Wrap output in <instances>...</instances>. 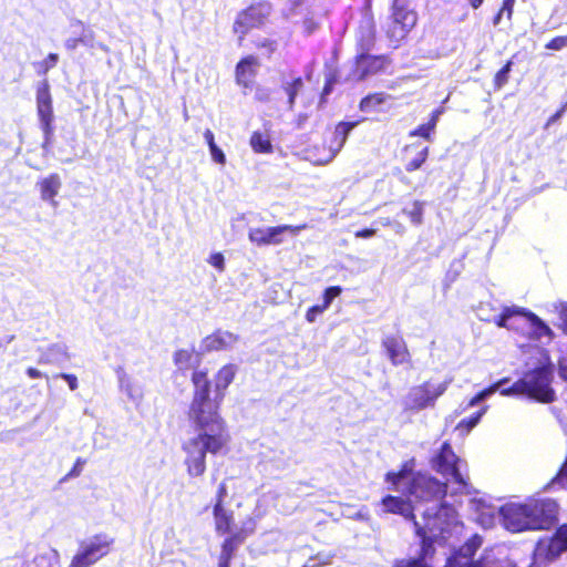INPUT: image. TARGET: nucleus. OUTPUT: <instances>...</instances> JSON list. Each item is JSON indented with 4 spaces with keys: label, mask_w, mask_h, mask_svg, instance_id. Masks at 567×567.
Here are the masks:
<instances>
[{
    "label": "nucleus",
    "mask_w": 567,
    "mask_h": 567,
    "mask_svg": "<svg viewBox=\"0 0 567 567\" xmlns=\"http://www.w3.org/2000/svg\"><path fill=\"white\" fill-rule=\"evenodd\" d=\"M25 373L31 379H40L42 377H45L48 379V375L43 374L40 370L32 368V367H29L25 370Z\"/></svg>",
    "instance_id": "56"
},
{
    "label": "nucleus",
    "mask_w": 567,
    "mask_h": 567,
    "mask_svg": "<svg viewBox=\"0 0 567 567\" xmlns=\"http://www.w3.org/2000/svg\"><path fill=\"white\" fill-rule=\"evenodd\" d=\"M227 496V486H226V483L225 482H221L219 485H218V488H217V492H216V497H215V503L213 505V507H225L224 503H225V498Z\"/></svg>",
    "instance_id": "47"
},
{
    "label": "nucleus",
    "mask_w": 567,
    "mask_h": 567,
    "mask_svg": "<svg viewBox=\"0 0 567 567\" xmlns=\"http://www.w3.org/2000/svg\"><path fill=\"white\" fill-rule=\"evenodd\" d=\"M423 203L420 200H414L412 204V208L409 212H406V215L410 218L411 223H413L414 225H421L423 221Z\"/></svg>",
    "instance_id": "40"
},
{
    "label": "nucleus",
    "mask_w": 567,
    "mask_h": 567,
    "mask_svg": "<svg viewBox=\"0 0 567 567\" xmlns=\"http://www.w3.org/2000/svg\"><path fill=\"white\" fill-rule=\"evenodd\" d=\"M447 482H441L436 477L423 472H415L403 494L419 501L431 502L443 499L447 495Z\"/></svg>",
    "instance_id": "7"
},
{
    "label": "nucleus",
    "mask_w": 567,
    "mask_h": 567,
    "mask_svg": "<svg viewBox=\"0 0 567 567\" xmlns=\"http://www.w3.org/2000/svg\"><path fill=\"white\" fill-rule=\"evenodd\" d=\"M204 137H205V141H206L208 147L216 145L214 133L209 128L205 130Z\"/></svg>",
    "instance_id": "59"
},
{
    "label": "nucleus",
    "mask_w": 567,
    "mask_h": 567,
    "mask_svg": "<svg viewBox=\"0 0 567 567\" xmlns=\"http://www.w3.org/2000/svg\"><path fill=\"white\" fill-rule=\"evenodd\" d=\"M393 100V96L382 92H372L363 96L359 102V110L363 113H377L384 111L383 105Z\"/></svg>",
    "instance_id": "25"
},
{
    "label": "nucleus",
    "mask_w": 567,
    "mask_h": 567,
    "mask_svg": "<svg viewBox=\"0 0 567 567\" xmlns=\"http://www.w3.org/2000/svg\"><path fill=\"white\" fill-rule=\"evenodd\" d=\"M567 550V524L559 526L548 540L545 556L553 559Z\"/></svg>",
    "instance_id": "26"
},
{
    "label": "nucleus",
    "mask_w": 567,
    "mask_h": 567,
    "mask_svg": "<svg viewBox=\"0 0 567 567\" xmlns=\"http://www.w3.org/2000/svg\"><path fill=\"white\" fill-rule=\"evenodd\" d=\"M86 463V460L82 457H78L72 466V468L64 475L61 482H65L70 478L78 477L81 475L83 467Z\"/></svg>",
    "instance_id": "42"
},
{
    "label": "nucleus",
    "mask_w": 567,
    "mask_h": 567,
    "mask_svg": "<svg viewBox=\"0 0 567 567\" xmlns=\"http://www.w3.org/2000/svg\"><path fill=\"white\" fill-rule=\"evenodd\" d=\"M413 467H414V461L411 460V461H405L404 463H402L400 465V468L398 471H395L398 473V475L401 476L402 480H404L405 477H408L409 475H413Z\"/></svg>",
    "instance_id": "51"
},
{
    "label": "nucleus",
    "mask_w": 567,
    "mask_h": 567,
    "mask_svg": "<svg viewBox=\"0 0 567 567\" xmlns=\"http://www.w3.org/2000/svg\"><path fill=\"white\" fill-rule=\"evenodd\" d=\"M114 544V538L105 533H99L86 543L80 545L72 557L69 567H90L107 556Z\"/></svg>",
    "instance_id": "9"
},
{
    "label": "nucleus",
    "mask_w": 567,
    "mask_h": 567,
    "mask_svg": "<svg viewBox=\"0 0 567 567\" xmlns=\"http://www.w3.org/2000/svg\"><path fill=\"white\" fill-rule=\"evenodd\" d=\"M476 567H517L516 564L504 551L485 553L478 560Z\"/></svg>",
    "instance_id": "28"
},
{
    "label": "nucleus",
    "mask_w": 567,
    "mask_h": 567,
    "mask_svg": "<svg viewBox=\"0 0 567 567\" xmlns=\"http://www.w3.org/2000/svg\"><path fill=\"white\" fill-rule=\"evenodd\" d=\"M214 528L218 536H229L235 533L234 512L226 507H213Z\"/></svg>",
    "instance_id": "23"
},
{
    "label": "nucleus",
    "mask_w": 567,
    "mask_h": 567,
    "mask_svg": "<svg viewBox=\"0 0 567 567\" xmlns=\"http://www.w3.org/2000/svg\"><path fill=\"white\" fill-rule=\"evenodd\" d=\"M415 528V535L420 539V550L416 559L420 564H425L427 559H432L435 555L434 544L442 539L439 534H433L423 524L421 525L417 520L413 524Z\"/></svg>",
    "instance_id": "19"
},
{
    "label": "nucleus",
    "mask_w": 567,
    "mask_h": 567,
    "mask_svg": "<svg viewBox=\"0 0 567 567\" xmlns=\"http://www.w3.org/2000/svg\"><path fill=\"white\" fill-rule=\"evenodd\" d=\"M442 113L440 109L434 110L429 118V121L424 124L419 125L413 131L409 133L411 137H422L426 141L432 140V134L436 127L439 116Z\"/></svg>",
    "instance_id": "31"
},
{
    "label": "nucleus",
    "mask_w": 567,
    "mask_h": 567,
    "mask_svg": "<svg viewBox=\"0 0 567 567\" xmlns=\"http://www.w3.org/2000/svg\"><path fill=\"white\" fill-rule=\"evenodd\" d=\"M392 64L389 54H355L353 56L352 74L357 81H364L369 76L384 73Z\"/></svg>",
    "instance_id": "13"
},
{
    "label": "nucleus",
    "mask_w": 567,
    "mask_h": 567,
    "mask_svg": "<svg viewBox=\"0 0 567 567\" xmlns=\"http://www.w3.org/2000/svg\"><path fill=\"white\" fill-rule=\"evenodd\" d=\"M467 1H468V4H470L474 10L478 9V8L483 4V2H484V0H467Z\"/></svg>",
    "instance_id": "60"
},
{
    "label": "nucleus",
    "mask_w": 567,
    "mask_h": 567,
    "mask_svg": "<svg viewBox=\"0 0 567 567\" xmlns=\"http://www.w3.org/2000/svg\"><path fill=\"white\" fill-rule=\"evenodd\" d=\"M567 457L561 464L556 475L548 482L547 487L559 486L561 488L567 487Z\"/></svg>",
    "instance_id": "39"
},
{
    "label": "nucleus",
    "mask_w": 567,
    "mask_h": 567,
    "mask_svg": "<svg viewBox=\"0 0 567 567\" xmlns=\"http://www.w3.org/2000/svg\"><path fill=\"white\" fill-rule=\"evenodd\" d=\"M37 186L42 200L56 205L55 197L62 187V181L58 173H51L39 179Z\"/></svg>",
    "instance_id": "22"
},
{
    "label": "nucleus",
    "mask_w": 567,
    "mask_h": 567,
    "mask_svg": "<svg viewBox=\"0 0 567 567\" xmlns=\"http://www.w3.org/2000/svg\"><path fill=\"white\" fill-rule=\"evenodd\" d=\"M375 233H377V230L374 228H363V229L357 230L354 233V236L357 238H370V237L374 236Z\"/></svg>",
    "instance_id": "55"
},
{
    "label": "nucleus",
    "mask_w": 567,
    "mask_h": 567,
    "mask_svg": "<svg viewBox=\"0 0 567 567\" xmlns=\"http://www.w3.org/2000/svg\"><path fill=\"white\" fill-rule=\"evenodd\" d=\"M334 83H336L334 75H329L326 79L322 91H321V95H320L321 104L326 103V97L332 92Z\"/></svg>",
    "instance_id": "46"
},
{
    "label": "nucleus",
    "mask_w": 567,
    "mask_h": 567,
    "mask_svg": "<svg viewBox=\"0 0 567 567\" xmlns=\"http://www.w3.org/2000/svg\"><path fill=\"white\" fill-rule=\"evenodd\" d=\"M236 373L237 367L227 363L216 372L212 383L207 369L195 368L192 372L193 398L187 414L196 434L182 444L184 465L190 477L203 476L207 468L206 455H217L228 445L230 437L220 406Z\"/></svg>",
    "instance_id": "1"
},
{
    "label": "nucleus",
    "mask_w": 567,
    "mask_h": 567,
    "mask_svg": "<svg viewBox=\"0 0 567 567\" xmlns=\"http://www.w3.org/2000/svg\"><path fill=\"white\" fill-rule=\"evenodd\" d=\"M380 505L384 514L400 515L412 524L416 522L414 506L408 496L402 497L388 494L381 498Z\"/></svg>",
    "instance_id": "18"
},
{
    "label": "nucleus",
    "mask_w": 567,
    "mask_h": 567,
    "mask_svg": "<svg viewBox=\"0 0 567 567\" xmlns=\"http://www.w3.org/2000/svg\"><path fill=\"white\" fill-rule=\"evenodd\" d=\"M327 564H328V561H322V563H320V564H318V565L305 564V565H302L301 567H319V566H324V565H327Z\"/></svg>",
    "instance_id": "62"
},
{
    "label": "nucleus",
    "mask_w": 567,
    "mask_h": 567,
    "mask_svg": "<svg viewBox=\"0 0 567 567\" xmlns=\"http://www.w3.org/2000/svg\"><path fill=\"white\" fill-rule=\"evenodd\" d=\"M377 30L373 22L360 25L355 33V54L371 53L377 44Z\"/></svg>",
    "instance_id": "21"
},
{
    "label": "nucleus",
    "mask_w": 567,
    "mask_h": 567,
    "mask_svg": "<svg viewBox=\"0 0 567 567\" xmlns=\"http://www.w3.org/2000/svg\"><path fill=\"white\" fill-rule=\"evenodd\" d=\"M381 346L392 365L413 368L412 354L402 334L385 336L381 341Z\"/></svg>",
    "instance_id": "14"
},
{
    "label": "nucleus",
    "mask_w": 567,
    "mask_h": 567,
    "mask_svg": "<svg viewBox=\"0 0 567 567\" xmlns=\"http://www.w3.org/2000/svg\"><path fill=\"white\" fill-rule=\"evenodd\" d=\"M504 13H501V9L498 10V12L495 14V17L493 18V24L494 25H497L499 24L501 20H502V17H503Z\"/></svg>",
    "instance_id": "61"
},
{
    "label": "nucleus",
    "mask_w": 567,
    "mask_h": 567,
    "mask_svg": "<svg viewBox=\"0 0 567 567\" xmlns=\"http://www.w3.org/2000/svg\"><path fill=\"white\" fill-rule=\"evenodd\" d=\"M359 122H339L336 124L334 130L327 135L341 150L348 138L350 132L358 125Z\"/></svg>",
    "instance_id": "29"
},
{
    "label": "nucleus",
    "mask_w": 567,
    "mask_h": 567,
    "mask_svg": "<svg viewBox=\"0 0 567 567\" xmlns=\"http://www.w3.org/2000/svg\"><path fill=\"white\" fill-rule=\"evenodd\" d=\"M498 388V384H493L482 391H480L478 393H476L470 401H468V406H474L476 405L480 401L484 400L486 396H488L489 394L494 393L495 390Z\"/></svg>",
    "instance_id": "44"
},
{
    "label": "nucleus",
    "mask_w": 567,
    "mask_h": 567,
    "mask_svg": "<svg viewBox=\"0 0 567 567\" xmlns=\"http://www.w3.org/2000/svg\"><path fill=\"white\" fill-rule=\"evenodd\" d=\"M558 365L560 377L567 381V357L561 358L558 362Z\"/></svg>",
    "instance_id": "57"
},
{
    "label": "nucleus",
    "mask_w": 567,
    "mask_h": 567,
    "mask_svg": "<svg viewBox=\"0 0 567 567\" xmlns=\"http://www.w3.org/2000/svg\"><path fill=\"white\" fill-rule=\"evenodd\" d=\"M561 329L565 334H567V317L563 320Z\"/></svg>",
    "instance_id": "63"
},
{
    "label": "nucleus",
    "mask_w": 567,
    "mask_h": 567,
    "mask_svg": "<svg viewBox=\"0 0 567 567\" xmlns=\"http://www.w3.org/2000/svg\"><path fill=\"white\" fill-rule=\"evenodd\" d=\"M516 0H503L501 6V13H505L507 20H512L514 13V6Z\"/></svg>",
    "instance_id": "52"
},
{
    "label": "nucleus",
    "mask_w": 567,
    "mask_h": 567,
    "mask_svg": "<svg viewBox=\"0 0 567 567\" xmlns=\"http://www.w3.org/2000/svg\"><path fill=\"white\" fill-rule=\"evenodd\" d=\"M481 546L482 538L478 535H473L455 553L465 560L474 561L473 557Z\"/></svg>",
    "instance_id": "33"
},
{
    "label": "nucleus",
    "mask_w": 567,
    "mask_h": 567,
    "mask_svg": "<svg viewBox=\"0 0 567 567\" xmlns=\"http://www.w3.org/2000/svg\"><path fill=\"white\" fill-rule=\"evenodd\" d=\"M558 508L551 498L529 497L523 503L502 505L499 516L503 526L512 533L548 530L558 520Z\"/></svg>",
    "instance_id": "2"
},
{
    "label": "nucleus",
    "mask_w": 567,
    "mask_h": 567,
    "mask_svg": "<svg viewBox=\"0 0 567 567\" xmlns=\"http://www.w3.org/2000/svg\"><path fill=\"white\" fill-rule=\"evenodd\" d=\"M256 532V520L254 517H247L240 528L231 535L225 537L220 544V554L218 556L217 567H230L237 548Z\"/></svg>",
    "instance_id": "12"
},
{
    "label": "nucleus",
    "mask_w": 567,
    "mask_h": 567,
    "mask_svg": "<svg viewBox=\"0 0 567 567\" xmlns=\"http://www.w3.org/2000/svg\"><path fill=\"white\" fill-rule=\"evenodd\" d=\"M260 62L254 54L243 56L235 66V82L244 90H251L256 83V76Z\"/></svg>",
    "instance_id": "17"
},
{
    "label": "nucleus",
    "mask_w": 567,
    "mask_h": 567,
    "mask_svg": "<svg viewBox=\"0 0 567 567\" xmlns=\"http://www.w3.org/2000/svg\"><path fill=\"white\" fill-rule=\"evenodd\" d=\"M209 151H210L214 162L221 164V165H224L226 163V156H225L224 152L217 145L209 147Z\"/></svg>",
    "instance_id": "54"
},
{
    "label": "nucleus",
    "mask_w": 567,
    "mask_h": 567,
    "mask_svg": "<svg viewBox=\"0 0 567 567\" xmlns=\"http://www.w3.org/2000/svg\"><path fill=\"white\" fill-rule=\"evenodd\" d=\"M326 309L322 307V305H315L308 308L306 312V320L308 322H315L317 317L321 315Z\"/></svg>",
    "instance_id": "50"
},
{
    "label": "nucleus",
    "mask_w": 567,
    "mask_h": 567,
    "mask_svg": "<svg viewBox=\"0 0 567 567\" xmlns=\"http://www.w3.org/2000/svg\"><path fill=\"white\" fill-rule=\"evenodd\" d=\"M208 262L218 271L225 270V258L221 252H214L209 256Z\"/></svg>",
    "instance_id": "49"
},
{
    "label": "nucleus",
    "mask_w": 567,
    "mask_h": 567,
    "mask_svg": "<svg viewBox=\"0 0 567 567\" xmlns=\"http://www.w3.org/2000/svg\"><path fill=\"white\" fill-rule=\"evenodd\" d=\"M340 150L326 134L320 143L307 148V157L316 165H326L331 162Z\"/></svg>",
    "instance_id": "20"
},
{
    "label": "nucleus",
    "mask_w": 567,
    "mask_h": 567,
    "mask_svg": "<svg viewBox=\"0 0 567 567\" xmlns=\"http://www.w3.org/2000/svg\"><path fill=\"white\" fill-rule=\"evenodd\" d=\"M384 481L389 484L390 489L398 491L402 478L395 471H390L384 475Z\"/></svg>",
    "instance_id": "48"
},
{
    "label": "nucleus",
    "mask_w": 567,
    "mask_h": 567,
    "mask_svg": "<svg viewBox=\"0 0 567 567\" xmlns=\"http://www.w3.org/2000/svg\"><path fill=\"white\" fill-rule=\"evenodd\" d=\"M55 378H61L66 381L70 390L74 391L79 386L78 378L75 374L72 373H59L55 375Z\"/></svg>",
    "instance_id": "53"
},
{
    "label": "nucleus",
    "mask_w": 567,
    "mask_h": 567,
    "mask_svg": "<svg viewBox=\"0 0 567 567\" xmlns=\"http://www.w3.org/2000/svg\"><path fill=\"white\" fill-rule=\"evenodd\" d=\"M446 389V382H434L433 380H426L412 386L404 400V411L419 412L433 408Z\"/></svg>",
    "instance_id": "6"
},
{
    "label": "nucleus",
    "mask_w": 567,
    "mask_h": 567,
    "mask_svg": "<svg viewBox=\"0 0 567 567\" xmlns=\"http://www.w3.org/2000/svg\"><path fill=\"white\" fill-rule=\"evenodd\" d=\"M306 225L291 226V225H280L272 226L268 228H251L248 231L249 240L257 246H268V245H277L282 241L280 235L285 231H291L292 234H297L300 230L305 229Z\"/></svg>",
    "instance_id": "15"
},
{
    "label": "nucleus",
    "mask_w": 567,
    "mask_h": 567,
    "mask_svg": "<svg viewBox=\"0 0 567 567\" xmlns=\"http://www.w3.org/2000/svg\"><path fill=\"white\" fill-rule=\"evenodd\" d=\"M237 339L233 332L218 329L204 339V347L206 351H220L230 347Z\"/></svg>",
    "instance_id": "24"
},
{
    "label": "nucleus",
    "mask_w": 567,
    "mask_h": 567,
    "mask_svg": "<svg viewBox=\"0 0 567 567\" xmlns=\"http://www.w3.org/2000/svg\"><path fill=\"white\" fill-rule=\"evenodd\" d=\"M423 525L433 534L447 538L453 530L462 526L454 506L447 503L440 504L434 511H425L422 515Z\"/></svg>",
    "instance_id": "10"
},
{
    "label": "nucleus",
    "mask_w": 567,
    "mask_h": 567,
    "mask_svg": "<svg viewBox=\"0 0 567 567\" xmlns=\"http://www.w3.org/2000/svg\"><path fill=\"white\" fill-rule=\"evenodd\" d=\"M303 85V81L300 76L293 79L291 82L284 86V90L288 96V104L290 107L295 105L296 97Z\"/></svg>",
    "instance_id": "37"
},
{
    "label": "nucleus",
    "mask_w": 567,
    "mask_h": 567,
    "mask_svg": "<svg viewBox=\"0 0 567 567\" xmlns=\"http://www.w3.org/2000/svg\"><path fill=\"white\" fill-rule=\"evenodd\" d=\"M193 359L196 360V363H199V354L196 353L195 349H178L173 354V361L182 372L193 367Z\"/></svg>",
    "instance_id": "30"
},
{
    "label": "nucleus",
    "mask_w": 567,
    "mask_h": 567,
    "mask_svg": "<svg viewBox=\"0 0 567 567\" xmlns=\"http://www.w3.org/2000/svg\"><path fill=\"white\" fill-rule=\"evenodd\" d=\"M271 12L272 6L266 0L251 2L237 12L233 22V32L237 35L238 47L244 45L246 37L252 29H260L268 22Z\"/></svg>",
    "instance_id": "5"
},
{
    "label": "nucleus",
    "mask_w": 567,
    "mask_h": 567,
    "mask_svg": "<svg viewBox=\"0 0 567 567\" xmlns=\"http://www.w3.org/2000/svg\"><path fill=\"white\" fill-rule=\"evenodd\" d=\"M37 114L44 137V144H49L53 137V100L50 91V84L47 80L42 81L35 91Z\"/></svg>",
    "instance_id": "11"
},
{
    "label": "nucleus",
    "mask_w": 567,
    "mask_h": 567,
    "mask_svg": "<svg viewBox=\"0 0 567 567\" xmlns=\"http://www.w3.org/2000/svg\"><path fill=\"white\" fill-rule=\"evenodd\" d=\"M249 144L252 151L258 154H270L274 151L269 135L259 131L251 133Z\"/></svg>",
    "instance_id": "32"
},
{
    "label": "nucleus",
    "mask_w": 567,
    "mask_h": 567,
    "mask_svg": "<svg viewBox=\"0 0 567 567\" xmlns=\"http://www.w3.org/2000/svg\"><path fill=\"white\" fill-rule=\"evenodd\" d=\"M254 47L256 50L260 51L261 55L271 59L278 50V42L270 38H258L254 40Z\"/></svg>",
    "instance_id": "35"
},
{
    "label": "nucleus",
    "mask_w": 567,
    "mask_h": 567,
    "mask_svg": "<svg viewBox=\"0 0 567 567\" xmlns=\"http://www.w3.org/2000/svg\"><path fill=\"white\" fill-rule=\"evenodd\" d=\"M59 61L56 53H49L41 62L35 64L37 73L39 75H45L51 69L55 68Z\"/></svg>",
    "instance_id": "38"
},
{
    "label": "nucleus",
    "mask_w": 567,
    "mask_h": 567,
    "mask_svg": "<svg viewBox=\"0 0 567 567\" xmlns=\"http://www.w3.org/2000/svg\"><path fill=\"white\" fill-rule=\"evenodd\" d=\"M513 61L508 60L494 75L493 87L495 91L503 89L509 80V73L512 71Z\"/></svg>",
    "instance_id": "36"
},
{
    "label": "nucleus",
    "mask_w": 567,
    "mask_h": 567,
    "mask_svg": "<svg viewBox=\"0 0 567 567\" xmlns=\"http://www.w3.org/2000/svg\"><path fill=\"white\" fill-rule=\"evenodd\" d=\"M410 4L402 2L391 3L390 22L385 29V35L395 44L406 39L417 22V13L414 9L410 8Z\"/></svg>",
    "instance_id": "8"
},
{
    "label": "nucleus",
    "mask_w": 567,
    "mask_h": 567,
    "mask_svg": "<svg viewBox=\"0 0 567 567\" xmlns=\"http://www.w3.org/2000/svg\"><path fill=\"white\" fill-rule=\"evenodd\" d=\"M431 467L449 484L456 485L455 493H470L467 464L458 457L449 442H444L430 461Z\"/></svg>",
    "instance_id": "4"
},
{
    "label": "nucleus",
    "mask_w": 567,
    "mask_h": 567,
    "mask_svg": "<svg viewBox=\"0 0 567 567\" xmlns=\"http://www.w3.org/2000/svg\"><path fill=\"white\" fill-rule=\"evenodd\" d=\"M565 47H567V34L554 37L545 44V48L547 50H554V51H559V50L564 49Z\"/></svg>",
    "instance_id": "43"
},
{
    "label": "nucleus",
    "mask_w": 567,
    "mask_h": 567,
    "mask_svg": "<svg viewBox=\"0 0 567 567\" xmlns=\"http://www.w3.org/2000/svg\"><path fill=\"white\" fill-rule=\"evenodd\" d=\"M342 292V288L340 286H330L324 289L322 295V307L327 310L334 298L339 297Z\"/></svg>",
    "instance_id": "41"
},
{
    "label": "nucleus",
    "mask_w": 567,
    "mask_h": 567,
    "mask_svg": "<svg viewBox=\"0 0 567 567\" xmlns=\"http://www.w3.org/2000/svg\"><path fill=\"white\" fill-rule=\"evenodd\" d=\"M392 567H429L426 564H420V560L416 559V557L406 559V558H400L395 559L393 561Z\"/></svg>",
    "instance_id": "45"
},
{
    "label": "nucleus",
    "mask_w": 567,
    "mask_h": 567,
    "mask_svg": "<svg viewBox=\"0 0 567 567\" xmlns=\"http://www.w3.org/2000/svg\"><path fill=\"white\" fill-rule=\"evenodd\" d=\"M38 362L41 364H48L50 363V360L48 358L40 357Z\"/></svg>",
    "instance_id": "64"
},
{
    "label": "nucleus",
    "mask_w": 567,
    "mask_h": 567,
    "mask_svg": "<svg viewBox=\"0 0 567 567\" xmlns=\"http://www.w3.org/2000/svg\"><path fill=\"white\" fill-rule=\"evenodd\" d=\"M411 150L415 151V156L413 158H411L410 161H408L404 165L405 171L409 173L420 169L423 166V164L426 162L429 154H430L429 146L421 147L420 144H417V143H412V144L405 145L403 148V152L408 153Z\"/></svg>",
    "instance_id": "27"
},
{
    "label": "nucleus",
    "mask_w": 567,
    "mask_h": 567,
    "mask_svg": "<svg viewBox=\"0 0 567 567\" xmlns=\"http://www.w3.org/2000/svg\"><path fill=\"white\" fill-rule=\"evenodd\" d=\"M517 316L526 318L540 336L551 334V329L536 313L515 306L504 307L495 318V324L499 328H508V320Z\"/></svg>",
    "instance_id": "16"
},
{
    "label": "nucleus",
    "mask_w": 567,
    "mask_h": 567,
    "mask_svg": "<svg viewBox=\"0 0 567 567\" xmlns=\"http://www.w3.org/2000/svg\"><path fill=\"white\" fill-rule=\"evenodd\" d=\"M487 410V406L481 408L478 411L473 413L471 416L462 419L457 425L456 430L460 431L462 434H467L474 429L478 422L481 421L482 416L485 414Z\"/></svg>",
    "instance_id": "34"
},
{
    "label": "nucleus",
    "mask_w": 567,
    "mask_h": 567,
    "mask_svg": "<svg viewBox=\"0 0 567 567\" xmlns=\"http://www.w3.org/2000/svg\"><path fill=\"white\" fill-rule=\"evenodd\" d=\"M551 381V365H540L526 371L509 388L502 389L501 393L504 395L525 394L536 401L550 403L555 400V392L550 386Z\"/></svg>",
    "instance_id": "3"
},
{
    "label": "nucleus",
    "mask_w": 567,
    "mask_h": 567,
    "mask_svg": "<svg viewBox=\"0 0 567 567\" xmlns=\"http://www.w3.org/2000/svg\"><path fill=\"white\" fill-rule=\"evenodd\" d=\"M82 41H83V40H82L81 38H71V39H68V40L65 41V48H66L68 50H74V49H76V48H78V45H79L80 43H82Z\"/></svg>",
    "instance_id": "58"
}]
</instances>
